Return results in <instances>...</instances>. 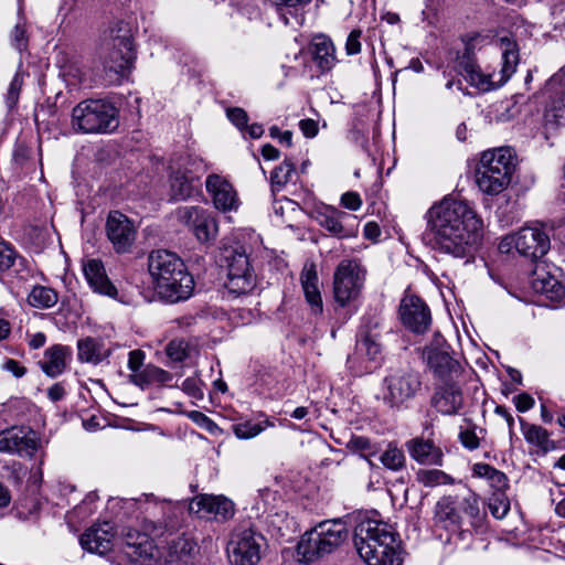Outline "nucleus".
<instances>
[{"label": "nucleus", "instance_id": "nucleus-19", "mask_svg": "<svg viewBox=\"0 0 565 565\" xmlns=\"http://www.w3.org/2000/svg\"><path fill=\"white\" fill-rule=\"evenodd\" d=\"M122 552L128 562L140 565H150L158 556V551L150 539L149 533L128 530L122 542Z\"/></svg>", "mask_w": 565, "mask_h": 565}, {"label": "nucleus", "instance_id": "nucleus-62", "mask_svg": "<svg viewBox=\"0 0 565 565\" xmlns=\"http://www.w3.org/2000/svg\"><path fill=\"white\" fill-rule=\"evenodd\" d=\"M279 10H290L294 9L297 11L299 8H302L310 0H270Z\"/></svg>", "mask_w": 565, "mask_h": 565}, {"label": "nucleus", "instance_id": "nucleus-20", "mask_svg": "<svg viewBox=\"0 0 565 565\" xmlns=\"http://www.w3.org/2000/svg\"><path fill=\"white\" fill-rule=\"evenodd\" d=\"M106 233L117 253L128 252L136 238V228L132 222L118 211L109 213Z\"/></svg>", "mask_w": 565, "mask_h": 565}, {"label": "nucleus", "instance_id": "nucleus-55", "mask_svg": "<svg viewBox=\"0 0 565 565\" xmlns=\"http://www.w3.org/2000/svg\"><path fill=\"white\" fill-rule=\"evenodd\" d=\"M350 445L352 449L360 451L363 456L373 455L375 452L370 439L366 437H354L351 439Z\"/></svg>", "mask_w": 565, "mask_h": 565}, {"label": "nucleus", "instance_id": "nucleus-22", "mask_svg": "<svg viewBox=\"0 0 565 565\" xmlns=\"http://www.w3.org/2000/svg\"><path fill=\"white\" fill-rule=\"evenodd\" d=\"M463 404V396L458 381H441L436 383L431 397V406L443 415H455Z\"/></svg>", "mask_w": 565, "mask_h": 565}, {"label": "nucleus", "instance_id": "nucleus-60", "mask_svg": "<svg viewBox=\"0 0 565 565\" xmlns=\"http://www.w3.org/2000/svg\"><path fill=\"white\" fill-rule=\"evenodd\" d=\"M341 204L351 211H358L362 205L360 195L355 192H347L341 196Z\"/></svg>", "mask_w": 565, "mask_h": 565}, {"label": "nucleus", "instance_id": "nucleus-2", "mask_svg": "<svg viewBox=\"0 0 565 565\" xmlns=\"http://www.w3.org/2000/svg\"><path fill=\"white\" fill-rule=\"evenodd\" d=\"M148 271L161 299L175 303L192 296L193 276L175 253L167 249L152 250L148 256Z\"/></svg>", "mask_w": 565, "mask_h": 565}, {"label": "nucleus", "instance_id": "nucleus-35", "mask_svg": "<svg viewBox=\"0 0 565 565\" xmlns=\"http://www.w3.org/2000/svg\"><path fill=\"white\" fill-rule=\"evenodd\" d=\"M312 56L321 71H329L335 62L332 42L324 36L316 38L312 43Z\"/></svg>", "mask_w": 565, "mask_h": 565}, {"label": "nucleus", "instance_id": "nucleus-53", "mask_svg": "<svg viewBox=\"0 0 565 565\" xmlns=\"http://www.w3.org/2000/svg\"><path fill=\"white\" fill-rule=\"evenodd\" d=\"M12 45L18 50L22 51L26 47L28 38L24 23L21 20L15 24L11 34Z\"/></svg>", "mask_w": 565, "mask_h": 565}, {"label": "nucleus", "instance_id": "nucleus-31", "mask_svg": "<svg viewBox=\"0 0 565 565\" xmlns=\"http://www.w3.org/2000/svg\"><path fill=\"white\" fill-rule=\"evenodd\" d=\"M136 503L148 516L152 518L156 522L167 525L170 513L172 512V502L167 500H159L153 494H142L135 500Z\"/></svg>", "mask_w": 565, "mask_h": 565}, {"label": "nucleus", "instance_id": "nucleus-4", "mask_svg": "<svg viewBox=\"0 0 565 565\" xmlns=\"http://www.w3.org/2000/svg\"><path fill=\"white\" fill-rule=\"evenodd\" d=\"M514 152L510 147H500L482 152L476 179L479 189L489 195L503 192L511 182L514 169Z\"/></svg>", "mask_w": 565, "mask_h": 565}, {"label": "nucleus", "instance_id": "nucleus-64", "mask_svg": "<svg viewBox=\"0 0 565 565\" xmlns=\"http://www.w3.org/2000/svg\"><path fill=\"white\" fill-rule=\"evenodd\" d=\"M3 367L11 372L15 377H22L25 373H26V370L24 366H22L18 361L15 360H7L6 363L3 364Z\"/></svg>", "mask_w": 565, "mask_h": 565}, {"label": "nucleus", "instance_id": "nucleus-59", "mask_svg": "<svg viewBox=\"0 0 565 565\" xmlns=\"http://www.w3.org/2000/svg\"><path fill=\"white\" fill-rule=\"evenodd\" d=\"M361 34H362V32L360 30H353L349 34V36L347 39V43H345V50L349 55H354V54L360 53V51H361V42H360Z\"/></svg>", "mask_w": 565, "mask_h": 565}, {"label": "nucleus", "instance_id": "nucleus-16", "mask_svg": "<svg viewBox=\"0 0 565 565\" xmlns=\"http://www.w3.org/2000/svg\"><path fill=\"white\" fill-rule=\"evenodd\" d=\"M263 536L252 530L235 533L227 548L233 565H255L260 559Z\"/></svg>", "mask_w": 565, "mask_h": 565}, {"label": "nucleus", "instance_id": "nucleus-3", "mask_svg": "<svg viewBox=\"0 0 565 565\" xmlns=\"http://www.w3.org/2000/svg\"><path fill=\"white\" fill-rule=\"evenodd\" d=\"M354 546L367 565L381 561L402 558L397 533L391 524L376 520H364L354 530Z\"/></svg>", "mask_w": 565, "mask_h": 565}, {"label": "nucleus", "instance_id": "nucleus-52", "mask_svg": "<svg viewBox=\"0 0 565 565\" xmlns=\"http://www.w3.org/2000/svg\"><path fill=\"white\" fill-rule=\"evenodd\" d=\"M495 111L499 121H508L519 114V108L512 100H504L497 105Z\"/></svg>", "mask_w": 565, "mask_h": 565}, {"label": "nucleus", "instance_id": "nucleus-33", "mask_svg": "<svg viewBox=\"0 0 565 565\" xmlns=\"http://www.w3.org/2000/svg\"><path fill=\"white\" fill-rule=\"evenodd\" d=\"M196 544L189 537L180 536L171 542L167 562L174 565H191Z\"/></svg>", "mask_w": 565, "mask_h": 565}, {"label": "nucleus", "instance_id": "nucleus-11", "mask_svg": "<svg viewBox=\"0 0 565 565\" xmlns=\"http://www.w3.org/2000/svg\"><path fill=\"white\" fill-rule=\"evenodd\" d=\"M550 248V236L544 228L539 226H524L505 235L499 243L501 253L509 254L514 249L520 256L531 260L542 258Z\"/></svg>", "mask_w": 565, "mask_h": 565}, {"label": "nucleus", "instance_id": "nucleus-23", "mask_svg": "<svg viewBox=\"0 0 565 565\" xmlns=\"http://www.w3.org/2000/svg\"><path fill=\"white\" fill-rule=\"evenodd\" d=\"M115 534L114 526L109 522H103L87 529L81 535L79 543L87 552L104 555L111 551Z\"/></svg>", "mask_w": 565, "mask_h": 565}, {"label": "nucleus", "instance_id": "nucleus-36", "mask_svg": "<svg viewBox=\"0 0 565 565\" xmlns=\"http://www.w3.org/2000/svg\"><path fill=\"white\" fill-rule=\"evenodd\" d=\"M522 433L525 440L540 448L544 452H548L555 449V443L550 439V433L537 425L526 424L521 420Z\"/></svg>", "mask_w": 565, "mask_h": 565}, {"label": "nucleus", "instance_id": "nucleus-25", "mask_svg": "<svg viewBox=\"0 0 565 565\" xmlns=\"http://www.w3.org/2000/svg\"><path fill=\"white\" fill-rule=\"evenodd\" d=\"M205 186L217 210L223 212L237 210L239 204L237 193L225 178L210 174L206 178Z\"/></svg>", "mask_w": 565, "mask_h": 565}, {"label": "nucleus", "instance_id": "nucleus-40", "mask_svg": "<svg viewBox=\"0 0 565 565\" xmlns=\"http://www.w3.org/2000/svg\"><path fill=\"white\" fill-rule=\"evenodd\" d=\"M194 178L186 173L177 171L170 179V191L173 200H186L194 191Z\"/></svg>", "mask_w": 565, "mask_h": 565}, {"label": "nucleus", "instance_id": "nucleus-58", "mask_svg": "<svg viewBox=\"0 0 565 565\" xmlns=\"http://www.w3.org/2000/svg\"><path fill=\"white\" fill-rule=\"evenodd\" d=\"M145 360V353L140 350H134L129 352L128 356V369L132 372V374L139 373L142 371V364Z\"/></svg>", "mask_w": 565, "mask_h": 565}, {"label": "nucleus", "instance_id": "nucleus-12", "mask_svg": "<svg viewBox=\"0 0 565 565\" xmlns=\"http://www.w3.org/2000/svg\"><path fill=\"white\" fill-rule=\"evenodd\" d=\"M366 270L356 259H343L333 274V292L337 303L345 307L355 301L363 289Z\"/></svg>", "mask_w": 565, "mask_h": 565}, {"label": "nucleus", "instance_id": "nucleus-61", "mask_svg": "<svg viewBox=\"0 0 565 565\" xmlns=\"http://www.w3.org/2000/svg\"><path fill=\"white\" fill-rule=\"evenodd\" d=\"M515 407L519 412L525 413L534 406V398L526 393L514 397Z\"/></svg>", "mask_w": 565, "mask_h": 565}, {"label": "nucleus", "instance_id": "nucleus-32", "mask_svg": "<svg viewBox=\"0 0 565 565\" xmlns=\"http://www.w3.org/2000/svg\"><path fill=\"white\" fill-rule=\"evenodd\" d=\"M531 284L533 289L548 298H561L564 296V286L544 269L536 268L533 271Z\"/></svg>", "mask_w": 565, "mask_h": 565}, {"label": "nucleus", "instance_id": "nucleus-49", "mask_svg": "<svg viewBox=\"0 0 565 565\" xmlns=\"http://www.w3.org/2000/svg\"><path fill=\"white\" fill-rule=\"evenodd\" d=\"M23 85V74L19 71L14 74L11 79L7 94H6V104L9 109H13L19 102L20 92Z\"/></svg>", "mask_w": 565, "mask_h": 565}, {"label": "nucleus", "instance_id": "nucleus-54", "mask_svg": "<svg viewBox=\"0 0 565 565\" xmlns=\"http://www.w3.org/2000/svg\"><path fill=\"white\" fill-rule=\"evenodd\" d=\"M227 118L234 124L241 131L244 130L248 122L247 113L243 108L234 107L226 110Z\"/></svg>", "mask_w": 565, "mask_h": 565}, {"label": "nucleus", "instance_id": "nucleus-47", "mask_svg": "<svg viewBox=\"0 0 565 565\" xmlns=\"http://www.w3.org/2000/svg\"><path fill=\"white\" fill-rule=\"evenodd\" d=\"M489 510L491 514L498 519H503L510 511V501L504 492H494L489 499Z\"/></svg>", "mask_w": 565, "mask_h": 565}, {"label": "nucleus", "instance_id": "nucleus-43", "mask_svg": "<svg viewBox=\"0 0 565 565\" xmlns=\"http://www.w3.org/2000/svg\"><path fill=\"white\" fill-rule=\"evenodd\" d=\"M295 173V164L289 159H285L282 163L276 167L271 172L270 181L273 189L277 191L281 190L292 180Z\"/></svg>", "mask_w": 565, "mask_h": 565}, {"label": "nucleus", "instance_id": "nucleus-50", "mask_svg": "<svg viewBox=\"0 0 565 565\" xmlns=\"http://www.w3.org/2000/svg\"><path fill=\"white\" fill-rule=\"evenodd\" d=\"M202 385L198 376L188 377L182 382V391L192 398L202 399L204 396Z\"/></svg>", "mask_w": 565, "mask_h": 565}, {"label": "nucleus", "instance_id": "nucleus-21", "mask_svg": "<svg viewBox=\"0 0 565 565\" xmlns=\"http://www.w3.org/2000/svg\"><path fill=\"white\" fill-rule=\"evenodd\" d=\"M189 510L201 518L226 520L234 515V503L224 495L200 494L191 500Z\"/></svg>", "mask_w": 565, "mask_h": 565}, {"label": "nucleus", "instance_id": "nucleus-44", "mask_svg": "<svg viewBox=\"0 0 565 565\" xmlns=\"http://www.w3.org/2000/svg\"><path fill=\"white\" fill-rule=\"evenodd\" d=\"M416 479L420 484L428 488L452 482L450 476L438 469H419Z\"/></svg>", "mask_w": 565, "mask_h": 565}, {"label": "nucleus", "instance_id": "nucleus-34", "mask_svg": "<svg viewBox=\"0 0 565 565\" xmlns=\"http://www.w3.org/2000/svg\"><path fill=\"white\" fill-rule=\"evenodd\" d=\"M473 477L486 479L494 492H504L509 487V480L504 472L494 467L478 462L472 467Z\"/></svg>", "mask_w": 565, "mask_h": 565}, {"label": "nucleus", "instance_id": "nucleus-37", "mask_svg": "<svg viewBox=\"0 0 565 565\" xmlns=\"http://www.w3.org/2000/svg\"><path fill=\"white\" fill-rule=\"evenodd\" d=\"M459 507L461 515L469 519V524L475 531H486L487 514L480 509L479 500L477 498H467Z\"/></svg>", "mask_w": 565, "mask_h": 565}, {"label": "nucleus", "instance_id": "nucleus-1", "mask_svg": "<svg viewBox=\"0 0 565 565\" xmlns=\"http://www.w3.org/2000/svg\"><path fill=\"white\" fill-rule=\"evenodd\" d=\"M427 216L428 236L436 250L456 258L472 255L483 223L469 203L444 198L428 210Z\"/></svg>", "mask_w": 565, "mask_h": 565}, {"label": "nucleus", "instance_id": "nucleus-14", "mask_svg": "<svg viewBox=\"0 0 565 565\" xmlns=\"http://www.w3.org/2000/svg\"><path fill=\"white\" fill-rule=\"evenodd\" d=\"M449 347L440 334H435L430 344L423 350L427 367L433 372L437 382L458 381L462 373L460 363L448 351Z\"/></svg>", "mask_w": 565, "mask_h": 565}, {"label": "nucleus", "instance_id": "nucleus-15", "mask_svg": "<svg viewBox=\"0 0 565 565\" xmlns=\"http://www.w3.org/2000/svg\"><path fill=\"white\" fill-rule=\"evenodd\" d=\"M40 445L38 433L28 426H12L0 431V452L31 458Z\"/></svg>", "mask_w": 565, "mask_h": 565}, {"label": "nucleus", "instance_id": "nucleus-39", "mask_svg": "<svg viewBox=\"0 0 565 565\" xmlns=\"http://www.w3.org/2000/svg\"><path fill=\"white\" fill-rule=\"evenodd\" d=\"M344 216H347L344 212L333 207H326L323 211L318 212L317 221L328 232L341 237L347 235L342 225V217Z\"/></svg>", "mask_w": 565, "mask_h": 565}, {"label": "nucleus", "instance_id": "nucleus-46", "mask_svg": "<svg viewBox=\"0 0 565 565\" xmlns=\"http://www.w3.org/2000/svg\"><path fill=\"white\" fill-rule=\"evenodd\" d=\"M405 455L402 449L390 445L380 456L383 466L392 471L402 470L405 466Z\"/></svg>", "mask_w": 565, "mask_h": 565}, {"label": "nucleus", "instance_id": "nucleus-41", "mask_svg": "<svg viewBox=\"0 0 565 565\" xmlns=\"http://www.w3.org/2000/svg\"><path fill=\"white\" fill-rule=\"evenodd\" d=\"M58 300L57 292L45 286H35L28 296V302L40 309L52 308Z\"/></svg>", "mask_w": 565, "mask_h": 565}, {"label": "nucleus", "instance_id": "nucleus-38", "mask_svg": "<svg viewBox=\"0 0 565 565\" xmlns=\"http://www.w3.org/2000/svg\"><path fill=\"white\" fill-rule=\"evenodd\" d=\"M172 380V374L154 365H147L141 372L131 374L130 381L140 387H146L150 384H163Z\"/></svg>", "mask_w": 565, "mask_h": 565}, {"label": "nucleus", "instance_id": "nucleus-28", "mask_svg": "<svg viewBox=\"0 0 565 565\" xmlns=\"http://www.w3.org/2000/svg\"><path fill=\"white\" fill-rule=\"evenodd\" d=\"M71 355L72 351L68 347L54 344L44 351L43 359L39 361V365L45 375L54 379L65 371Z\"/></svg>", "mask_w": 565, "mask_h": 565}, {"label": "nucleus", "instance_id": "nucleus-18", "mask_svg": "<svg viewBox=\"0 0 565 565\" xmlns=\"http://www.w3.org/2000/svg\"><path fill=\"white\" fill-rule=\"evenodd\" d=\"M178 218L189 226L200 242L216 237L217 223L212 214L198 206H184L178 210Z\"/></svg>", "mask_w": 565, "mask_h": 565}, {"label": "nucleus", "instance_id": "nucleus-24", "mask_svg": "<svg viewBox=\"0 0 565 565\" xmlns=\"http://www.w3.org/2000/svg\"><path fill=\"white\" fill-rule=\"evenodd\" d=\"M435 525L444 529L450 534L463 535L468 529H465L463 516L460 507L450 497L441 498L435 507Z\"/></svg>", "mask_w": 565, "mask_h": 565}, {"label": "nucleus", "instance_id": "nucleus-42", "mask_svg": "<svg viewBox=\"0 0 565 565\" xmlns=\"http://www.w3.org/2000/svg\"><path fill=\"white\" fill-rule=\"evenodd\" d=\"M356 352L371 362H379L382 358V345L376 335L367 333L356 342Z\"/></svg>", "mask_w": 565, "mask_h": 565}, {"label": "nucleus", "instance_id": "nucleus-51", "mask_svg": "<svg viewBox=\"0 0 565 565\" xmlns=\"http://www.w3.org/2000/svg\"><path fill=\"white\" fill-rule=\"evenodd\" d=\"M17 258L13 247L7 242H0V270L10 269Z\"/></svg>", "mask_w": 565, "mask_h": 565}, {"label": "nucleus", "instance_id": "nucleus-57", "mask_svg": "<svg viewBox=\"0 0 565 565\" xmlns=\"http://www.w3.org/2000/svg\"><path fill=\"white\" fill-rule=\"evenodd\" d=\"M230 6L236 7L238 12L244 15H247L249 19L257 13V8L255 7L253 0H228Z\"/></svg>", "mask_w": 565, "mask_h": 565}, {"label": "nucleus", "instance_id": "nucleus-13", "mask_svg": "<svg viewBox=\"0 0 565 565\" xmlns=\"http://www.w3.org/2000/svg\"><path fill=\"white\" fill-rule=\"evenodd\" d=\"M543 96V134L545 138L565 124V77L553 75L545 84Z\"/></svg>", "mask_w": 565, "mask_h": 565}, {"label": "nucleus", "instance_id": "nucleus-29", "mask_svg": "<svg viewBox=\"0 0 565 565\" xmlns=\"http://www.w3.org/2000/svg\"><path fill=\"white\" fill-rule=\"evenodd\" d=\"M406 446L411 457L420 465L440 466L443 462V451L431 440L415 438Z\"/></svg>", "mask_w": 565, "mask_h": 565}, {"label": "nucleus", "instance_id": "nucleus-30", "mask_svg": "<svg viewBox=\"0 0 565 565\" xmlns=\"http://www.w3.org/2000/svg\"><path fill=\"white\" fill-rule=\"evenodd\" d=\"M110 355V349L99 338L87 337L77 342V358L81 362L98 364Z\"/></svg>", "mask_w": 565, "mask_h": 565}, {"label": "nucleus", "instance_id": "nucleus-8", "mask_svg": "<svg viewBox=\"0 0 565 565\" xmlns=\"http://www.w3.org/2000/svg\"><path fill=\"white\" fill-rule=\"evenodd\" d=\"M105 50L104 71L111 74V82L118 81L131 70L136 58L131 30L127 23L118 22L110 29Z\"/></svg>", "mask_w": 565, "mask_h": 565}, {"label": "nucleus", "instance_id": "nucleus-7", "mask_svg": "<svg viewBox=\"0 0 565 565\" xmlns=\"http://www.w3.org/2000/svg\"><path fill=\"white\" fill-rule=\"evenodd\" d=\"M348 537V529L341 519L324 520L307 531L298 543V554L306 562L335 551Z\"/></svg>", "mask_w": 565, "mask_h": 565}, {"label": "nucleus", "instance_id": "nucleus-10", "mask_svg": "<svg viewBox=\"0 0 565 565\" xmlns=\"http://www.w3.org/2000/svg\"><path fill=\"white\" fill-rule=\"evenodd\" d=\"M221 262L227 268L226 287L231 294L245 295L255 288L256 276L243 246H224Z\"/></svg>", "mask_w": 565, "mask_h": 565}, {"label": "nucleus", "instance_id": "nucleus-5", "mask_svg": "<svg viewBox=\"0 0 565 565\" xmlns=\"http://www.w3.org/2000/svg\"><path fill=\"white\" fill-rule=\"evenodd\" d=\"M501 50V70L499 72H484L471 58L461 62L462 76L480 92H489L502 86L515 72L519 63V53L514 41L508 36L499 40Z\"/></svg>", "mask_w": 565, "mask_h": 565}, {"label": "nucleus", "instance_id": "nucleus-17", "mask_svg": "<svg viewBox=\"0 0 565 565\" xmlns=\"http://www.w3.org/2000/svg\"><path fill=\"white\" fill-rule=\"evenodd\" d=\"M398 315L403 326L417 334L426 332L431 323L428 306L415 295H405L402 298Z\"/></svg>", "mask_w": 565, "mask_h": 565}, {"label": "nucleus", "instance_id": "nucleus-45", "mask_svg": "<svg viewBox=\"0 0 565 565\" xmlns=\"http://www.w3.org/2000/svg\"><path fill=\"white\" fill-rule=\"evenodd\" d=\"M268 426H271L268 419L263 422L246 420L234 426V434L239 439H249L259 435Z\"/></svg>", "mask_w": 565, "mask_h": 565}, {"label": "nucleus", "instance_id": "nucleus-6", "mask_svg": "<svg viewBox=\"0 0 565 565\" xmlns=\"http://www.w3.org/2000/svg\"><path fill=\"white\" fill-rule=\"evenodd\" d=\"M72 128L83 134H109L119 125L118 109L106 99H85L72 110Z\"/></svg>", "mask_w": 565, "mask_h": 565}, {"label": "nucleus", "instance_id": "nucleus-56", "mask_svg": "<svg viewBox=\"0 0 565 565\" xmlns=\"http://www.w3.org/2000/svg\"><path fill=\"white\" fill-rule=\"evenodd\" d=\"M459 438H460V441L463 445V447L469 450H475L479 447V444H480L479 437L477 436L475 430H471V429L461 430L459 434Z\"/></svg>", "mask_w": 565, "mask_h": 565}, {"label": "nucleus", "instance_id": "nucleus-9", "mask_svg": "<svg viewBox=\"0 0 565 565\" xmlns=\"http://www.w3.org/2000/svg\"><path fill=\"white\" fill-rule=\"evenodd\" d=\"M422 390L420 374L411 369H398L388 373L382 384L383 403L391 409L408 407Z\"/></svg>", "mask_w": 565, "mask_h": 565}, {"label": "nucleus", "instance_id": "nucleus-48", "mask_svg": "<svg viewBox=\"0 0 565 565\" xmlns=\"http://www.w3.org/2000/svg\"><path fill=\"white\" fill-rule=\"evenodd\" d=\"M168 358L173 362H182L189 355V343L184 339H174L166 347Z\"/></svg>", "mask_w": 565, "mask_h": 565}, {"label": "nucleus", "instance_id": "nucleus-26", "mask_svg": "<svg viewBox=\"0 0 565 565\" xmlns=\"http://www.w3.org/2000/svg\"><path fill=\"white\" fill-rule=\"evenodd\" d=\"M300 282L306 301L310 306L312 313H322L323 303L320 292L319 277L313 263L305 264L300 274Z\"/></svg>", "mask_w": 565, "mask_h": 565}, {"label": "nucleus", "instance_id": "nucleus-27", "mask_svg": "<svg viewBox=\"0 0 565 565\" xmlns=\"http://www.w3.org/2000/svg\"><path fill=\"white\" fill-rule=\"evenodd\" d=\"M84 276L89 287L100 295L115 297L116 287L109 280L103 263L99 259H88L83 265Z\"/></svg>", "mask_w": 565, "mask_h": 565}, {"label": "nucleus", "instance_id": "nucleus-63", "mask_svg": "<svg viewBox=\"0 0 565 565\" xmlns=\"http://www.w3.org/2000/svg\"><path fill=\"white\" fill-rule=\"evenodd\" d=\"M299 128L307 138H313L318 134V124L313 119H301Z\"/></svg>", "mask_w": 565, "mask_h": 565}]
</instances>
